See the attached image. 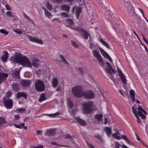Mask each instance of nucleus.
Segmentation results:
<instances>
[{"label":"nucleus","mask_w":148,"mask_h":148,"mask_svg":"<svg viewBox=\"0 0 148 148\" xmlns=\"http://www.w3.org/2000/svg\"><path fill=\"white\" fill-rule=\"evenodd\" d=\"M10 60L12 63H19L25 67L32 66L31 63L28 58L25 56H22L19 52L15 53L10 57Z\"/></svg>","instance_id":"f257e3e1"},{"label":"nucleus","mask_w":148,"mask_h":148,"mask_svg":"<svg viewBox=\"0 0 148 148\" xmlns=\"http://www.w3.org/2000/svg\"><path fill=\"white\" fill-rule=\"evenodd\" d=\"M73 95L76 97H82L83 91L82 86L77 85L73 87L71 90Z\"/></svg>","instance_id":"f03ea898"},{"label":"nucleus","mask_w":148,"mask_h":148,"mask_svg":"<svg viewBox=\"0 0 148 148\" xmlns=\"http://www.w3.org/2000/svg\"><path fill=\"white\" fill-rule=\"evenodd\" d=\"M121 3L123 5L125 9L127 10L129 13H133L134 15L136 14L133 10V8L132 5L129 2V0H119Z\"/></svg>","instance_id":"7ed1b4c3"},{"label":"nucleus","mask_w":148,"mask_h":148,"mask_svg":"<svg viewBox=\"0 0 148 148\" xmlns=\"http://www.w3.org/2000/svg\"><path fill=\"white\" fill-rule=\"evenodd\" d=\"M35 88L36 90L38 92H42L45 90V86L42 81L38 79L36 82Z\"/></svg>","instance_id":"20e7f679"},{"label":"nucleus","mask_w":148,"mask_h":148,"mask_svg":"<svg viewBox=\"0 0 148 148\" xmlns=\"http://www.w3.org/2000/svg\"><path fill=\"white\" fill-rule=\"evenodd\" d=\"M93 105L92 102L89 101L87 103L83 104L82 108L85 112L87 114L90 113L92 112L91 107Z\"/></svg>","instance_id":"39448f33"},{"label":"nucleus","mask_w":148,"mask_h":148,"mask_svg":"<svg viewBox=\"0 0 148 148\" xmlns=\"http://www.w3.org/2000/svg\"><path fill=\"white\" fill-rule=\"evenodd\" d=\"M92 52L94 57L97 58L99 62L101 63V66L103 65V58L99 53L96 50H93Z\"/></svg>","instance_id":"423d86ee"},{"label":"nucleus","mask_w":148,"mask_h":148,"mask_svg":"<svg viewBox=\"0 0 148 148\" xmlns=\"http://www.w3.org/2000/svg\"><path fill=\"white\" fill-rule=\"evenodd\" d=\"M3 103L4 106L7 108L10 109L12 107L13 102L12 100L10 98L4 99Z\"/></svg>","instance_id":"0eeeda50"},{"label":"nucleus","mask_w":148,"mask_h":148,"mask_svg":"<svg viewBox=\"0 0 148 148\" xmlns=\"http://www.w3.org/2000/svg\"><path fill=\"white\" fill-rule=\"evenodd\" d=\"M82 96L86 99H92L94 97V93L91 91H83Z\"/></svg>","instance_id":"6e6552de"},{"label":"nucleus","mask_w":148,"mask_h":148,"mask_svg":"<svg viewBox=\"0 0 148 148\" xmlns=\"http://www.w3.org/2000/svg\"><path fill=\"white\" fill-rule=\"evenodd\" d=\"M98 48L103 56L105 58H107L110 62H112V60L108 54L101 47H98Z\"/></svg>","instance_id":"1a4fd4ad"},{"label":"nucleus","mask_w":148,"mask_h":148,"mask_svg":"<svg viewBox=\"0 0 148 148\" xmlns=\"http://www.w3.org/2000/svg\"><path fill=\"white\" fill-rule=\"evenodd\" d=\"M98 48L103 56L105 58H107L110 62H112V60L108 54L101 47H98Z\"/></svg>","instance_id":"9d476101"},{"label":"nucleus","mask_w":148,"mask_h":148,"mask_svg":"<svg viewBox=\"0 0 148 148\" xmlns=\"http://www.w3.org/2000/svg\"><path fill=\"white\" fill-rule=\"evenodd\" d=\"M20 84L22 86L27 87L29 86L31 82L30 80L28 79H21L20 81Z\"/></svg>","instance_id":"9b49d317"},{"label":"nucleus","mask_w":148,"mask_h":148,"mask_svg":"<svg viewBox=\"0 0 148 148\" xmlns=\"http://www.w3.org/2000/svg\"><path fill=\"white\" fill-rule=\"evenodd\" d=\"M55 134V130L54 129L47 130L45 134V135L47 136H54Z\"/></svg>","instance_id":"f8f14e48"},{"label":"nucleus","mask_w":148,"mask_h":148,"mask_svg":"<svg viewBox=\"0 0 148 148\" xmlns=\"http://www.w3.org/2000/svg\"><path fill=\"white\" fill-rule=\"evenodd\" d=\"M33 66L35 67L38 68L40 66V61L38 59L36 58H34L32 62Z\"/></svg>","instance_id":"ddd939ff"},{"label":"nucleus","mask_w":148,"mask_h":148,"mask_svg":"<svg viewBox=\"0 0 148 148\" xmlns=\"http://www.w3.org/2000/svg\"><path fill=\"white\" fill-rule=\"evenodd\" d=\"M8 76V75L7 73H0V84L6 79Z\"/></svg>","instance_id":"4468645a"},{"label":"nucleus","mask_w":148,"mask_h":148,"mask_svg":"<svg viewBox=\"0 0 148 148\" xmlns=\"http://www.w3.org/2000/svg\"><path fill=\"white\" fill-rule=\"evenodd\" d=\"M16 96L18 98L23 97L26 99H27V95L26 93L24 92H18L16 94Z\"/></svg>","instance_id":"2eb2a0df"},{"label":"nucleus","mask_w":148,"mask_h":148,"mask_svg":"<svg viewBox=\"0 0 148 148\" xmlns=\"http://www.w3.org/2000/svg\"><path fill=\"white\" fill-rule=\"evenodd\" d=\"M28 36L29 37V40L30 41L38 43L41 44H43V42L42 40H38L36 39L35 37H32L28 35Z\"/></svg>","instance_id":"dca6fc26"},{"label":"nucleus","mask_w":148,"mask_h":148,"mask_svg":"<svg viewBox=\"0 0 148 148\" xmlns=\"http://www.w3.org/2000/svg\"><path fill=\"white\" fill-rule=\"evenodd\" d=\"M3 52L4 54L1 56V59L3 62H6L7 61L9 55L7 51H4Z\"/></svg>","instance_id":"f3484780"},{"label":"nucleus","mask_w":148,"mask_h":148,"mask_svg":"<svg viewBox=\"0 0 148 148\" xmlns=\"http://www.w3.org/2000/svg\"><path fill=\"white\" fill-rule=\"evenodd\" d=\"M75 119L78 123L81 125L85 126L86 125V121L79 118L75 117Z\"/></svg>","instance_id":"a211bd4d"},{"label":"nucleus","mask_w":148,"mask_h":148,"mask_svg":"<svg viewBox=\"0 0 148 148\" xmlns=\"http://www.w3.org/2000/svg\"><path fill=\"white\" fill-rule=\"evenodd\" d=\"M12 86L14 91L18 92L20 90L19 85L17 83H15L13 84Z\"/></svg>","instance_id":"6ab92c4d"},{"label":"nucleus","mask_w":148,"mask_h":148,"mask_svg":"<svg viewBox=\"0 0 148 148\" xmlns=\"http://www.w3.org/2000/svg\"><path fill=\"white\" fill-rule=\"evenodd\" d=\"M82 10V9L81 7H78L76 9L75 13L76 18L77 19L79 18V16L81 13Z\"/></svg>","instance_id":"aec40b11"},{"label":"nucleus","mask_w":148,"mask_h":148,"mask_svg":"<svg viewBox=\"0 0 148 148\" xmlns=\"http://www.w3.org/2000/svg\"><path fill=\"white\" fill-rule=\"evenodd\" d=\"M58 81L56 78H53L52 80V86L54 88H56L57 86Z\"/></svg>","instance_id":"412c9836"},{"label":"nucleus","mask_w":148,"mask_h":148,"mask_svg":"<svg viewBox=\"0 0 148 148\" xmlns=\"http://www.w3.org/2000/svg\"><path fill=\"white\" fill-rule=\"evenodd\" d=\"M130 98L132 99L133 102L135 101V95L134 91L133 90H131L129 92Z\"/></svg>","instance_id":"4be33fe9"},{"label":"nucleus","mask_w":148,"mask_h":148,"mask_svg":"<svg viewBox=\"0 0 148 148\" xmlns=\"http://www.w3.org/2000/svg\"><path fill=\"white\" fill-rule=\"evenodd\" d=\"M61 8L62 10L65 11L67 12H69L70 8L69 6L65 4L61 5Z\"/></svg>","instance_id":"5701e85b"},{"label":"nucleus","mask_w":148,"mask_h":148,"mask_svg":"<svg viewBox=\"0 0 148 148\" xmlns=\"http://www.w3.org/2000/svg\"><path fill=\"white\" fill-rule=\"evenodd\" d=\"M106 70L107 73L110 74H111L112 73H114L115 72L114 70L112 69L111 66L110 67H109V66L106 69Z\"/></svg>","instance_id":"b1692460"},{"label":"nucleus","mask_w":148,"mask_h":148,"mask_svg":"<svg viewBox=\"0 0 148 148\" xmlns=\"http://www.w3.org/2000/svg\"><path fill=\"white\" fill-rule=\"evenodd\" d=\"M80 34L85 39L87 40L88 39L89 34L86 31L84 30Z\"/></svg>","instance_id":"393cba45"},{"label":"nucleus","mask_w":148,"mask_h":148,"mask_svg":"<svg viewBox=\"0 0 148 148\" xmlns=\"http://www.w3.org/2000/svg\"><path fill=\"white\" fill-rule=\"evenodd\" d=\"M47 98L45 96V94L44 93H42L40 95L38 101L40 102H41L45 100Z\"/></svg>","instance_id":"a878e982"},{"label":"nucleus","mask_w":148,"mask_h":148,"mask_svg":"<svg viewBox=\"0 0 148 148\" xmlns=\"http://www.w3.org/2000/svg\"><path fill=\"white\" fill-rule=\"evenodd\" d=\"M104 130L106 132V134L108 136H109L112 133L111 129L110 127H105Z\"/></svg>","instance_id":"bb28decb"},{"label":"nucleus","mask_w":148,"mask_h":148,"mask_svg":"<svg viewBox=\"0 0 148 148\" xmlns=\"http://www.w3.org/2000/svg\"><path fill=\"white\" fill-rule=\"evenodd\" d=\"M121 138H122L125 140L126 142L129 144L130 145H133V143H131L130 140L128 139L127 138L126 136L122 135H121Z\"/></svg>","instance_id":"cd10ccee"},{"label":"nucleus","mask_w":148,"mask_h":148,"mask_svg":"<svg viewBox=\"0 0 148 148\" xmlns=\"http://www.w3.org/2000/svg\"><path fill=\"white\" fill-rule=\"evenodd\" d=\"M53 1L56 3H58L59 4L62 3L63 0H53ZM67 2H69L73 1V0H64Z\"/></svg>","instance_id":"c85d7f7f"},{"label":"nucleus","mask_w":148,"mask_h":148,"mask_svg":"<svg viewBox=\"0 0 148 148\" xmlns=\"http://www.w3.org/2000/svg\"><path fill=\"white\" fill-rule=\"evenodd\" d=\"M99 41L103 45L105 46L108 49L110 48V47L109 46V44H107L106 42L105 41H104L102 38H100L99 39Z\"/></svg>","instance_id":"c756f323"},{"label":"nucleus","mask_w":148,"mask_h":148,"mask_svg":"<svg viewBox=\"0 0 148 148\" xmlns=\"http://www.w3.org/2000/svg\"><path fill=\"white\" fill-rule=\"evenodd\" d=\"M103 117V115L101 114H97L95 116V118L98 121H101Z\"/></svg>","instance_id":"7c9ffc66"},{"label":"nucleus","mask_w":148,"mask_h":148,"mask_svg":"<svg viewBox=\"0 0 148 148\" xmlns=\"http://www.w3.org/2000/svg\"><path fill=\"white\" fill-rule=\"evenodd\" d=\"M119 76L120 77L122 82L125 84H127V81L124 75L123 74L121 75H119Z\"/></svg>","instance_id":"2f4dec72"},{"label":"nucleus","mask_w":148,"mask_h":148,"mask_svg":"<svg viewBox=\"0 0 148 148\" xmlns=\"http://www.w3.org/2000/svg\"><path fill=\"white\" fill-rule=\"evenodd\" d=\"M6 123L5 119L3 117H0V127L4 126Z\"/></svg>","instance_id":"473e14b6"},{"label":"nucleus","mask_w":148,"mask_h":148,"mask_svg":"<svg viewBox=\"0 0 148 148\" xmlns=\"http://www.w3.org/2000/svg\"><path fill=\"white\" fill-rule=\"evenodd\" d=\"M73 29L75 30L76 31L79 32L80 34L84 30V29H82V28H81L79 27H76V28H72Z\"/></svg>","instance_id":"72a5a7b5"},{"label":"nucleus","mask_w":148,"mask_h":148,"mask_svg":"<svg viewBox=\"0 0 148 148\" xmlns=\"http://www.w3.org/2000/svg\"><path fill=\"white\" fill-rule=\"evenodd\" d=\"M66 23L69 24L70 25H72L74 24V22L73 20L71 19H68L66 20Z\"/></svg>","instance_id":"f704fd0d"},{"label":"nucleus","mask_w":148,"mask_h":148,"mask_svg":"<svg viewBox=\"0 0 148 148\" xmlns=\"http://www.w3.org/2000/svg\"><path fill=\"white\" fill-rule=\"evenodd\" d=\"M64 136H65V138H67L69 140H71V142L73 143H74V141L73 140H72V139H73V138L71 136H70L69 135V134H67L65 135Z\"/></svg>","instance_id":"c9c22d12"},{"label":"nucleus","mask_w":148,"mask_h":148,"mask_svg":"<svg viewBox=\"0 0 148 148\" xmlns=\"http://www.w3.org/2000/svg\"><path fill=\"white\" fill-rule=\"evenodd\" d=\"M67 104L70 108L71 109L73 108V103L70 100H69L68 101Z\"/></svg>","instance_id":"e433bc0d"},{"label":"nucleus","mask_w":148,"mask_h":148,"mask_svg":"<svg viewBox=\"0 0 148 148\" xmlns=\"http://www.w3.org/2000/svg\"><path fill=\"white\" fill-rule=\"evenodd\" d=\"M20 70H16L13 73V75L14 77H19V76Z\"/></svg>","instance_id":"4c0bfd02"},{"label":"nucleus","mask_w":148,"mask_h":148,"mask_svg":"<svg viewBox=\"0 0 148 148\" xmlns=\"http://www.w3.org/2000/svg\"><path fill=\"white\" fill-rule=\"evenodd\" d=\"M138 113L142 119H145L146 117V116L144 115L141 111H138Z\"/></svg>","instance_id":"58836bf2"},{"label":"nucleus","mask_w":148,"mask_h":148,"mask_svg":"<svg viewBox=\"0 0 148 148\" xmlns=\"http://www.w3.org/2000/svg\"><path fill=\"white\" fill-rule=\"evenodd\" d=\"M51 144L53 145H56L58 146H60L61 147H69L67 145H59L58 144L56 143L55 142H51Z\"/></svg>","instance_id":"ea45409f"},{"label":"nucleus","mask_w":148,"mask_h":148,"mask_svg":"<svg viewBox=\"0 0 148 148\" xmlns=\"http://www.w3.org/2000/svg\"><path fill=\"white\" fill-rule=\"evenodd\" d=\"M132 109L133 112L135 116L138 114L137 112L136 108H135L134 106H132Z\"/></svg>","instance_id":"a19ab883"},{"label":"nucleus","mask_w":148,"mask_h":148,"mask_svg":"<svg viewBox=\"0 0 148 148\" xmlns=\"http://www.w3.org/2000/svg\"><path fill=\"white\" fill-rule=\"evenodd\" d=\"M45 14L46 16L49 17L51 15V14L44 8Z\"/></svg>","instance_id":"79ce46f5"},{"label":"nucleus","mask_w":148,"mask_h":148,"mask_svg":"<svg viewBox=\"0 0 148 148\" xmlns=\"http://www.w3.org/2000/svg\"><path fill=\"white\" fill-rule=\"evenodd\" d=\"M60 114V113L59 112H56L55 113L53 114H47V115L51 117H53V116H55L56 115H58Z\"/></svg>","instance_id":"37998d69"},{"label":"nucleus","mask_w":148,"mask_h":148,"mask_svg":"<svg viewBox=\"0 0 148 148\" xmlns=\"http://www.w3.org/2000/svg\"><path fill=\"white\" fill-rule=\"evenodd\" d=\"M46 7L49 10H51L52 8L51 5L49 3H47L46 5Z\"/></svg>","instance_id":"c03bdc74"},{"label":"nucleus","mask_w":148,"mask_h":148,"mask_svg":"<svg viewBox=\"0 0 148 148\" xmlns=\"http://www.w3.org/2000/svg\"><path fill=\"white\" fill-rule=\"evenodd\" d=\"M6 15L9 17H14L13 15L12 14V13L11 11H8L6 13Z\"/></svg>","instance_id":"a18cd8bd"},{"label":"nucleus","mask_w":148,"mask_h":148,"mask_svg":"<svg viewBox=\"0 0 148 148\" xmlns=\"http://www.w3.org/2000/svg\"><path fill=\"white\" fill-rule=\"evenodd\" d=\"M71 45L77 48L78 47V45H77L75 42L73 40H71Z\"/></svg>","instance_id":"49530a36"},{"label":"nucleus","mask_w":148,"mask_h":148,"mask_svg":"<svg viewBox=\"0 0 148 148\" xmlns=\"http://www.w3.org/2000/svg\"><path fill=\"white\" fill-rule=\"evenodd\" d=\"M0 32L4 34L7 35L8 33V32L5 30L4 29H1L0 30Z\"/></svg>","instance_id":"de8ad7c7"},{"label":"nucleus","mask_w":148,"mask_h":148,"mask_svg":"<svg viewBox=\"0 0 148 148\" xmlns=\"http://www.w3.org/2000/svg\"><path fill=\"white\" fill-rule=\"evenodd\" d=\"M115 147L114 148H119V147L121 146L120 144L117 141H115L114 143Z\"/></svg>","instance_id":"09e8293b"},{"label":"nucleus","mask_w":148,"mask_h":148,"mask_svg":"<svg viewBox=\"0 0 148 148\" xmlns=\"http://www.w3.org/2000/svg\"><path fill=\"white\" fill-rule=\"evenodd\" d=\"M112 136L116 139L120 140L121 139V137L117 135H115V134H112Z\"/></svg>","instance_id":"8fccbe9b"},{"label":"nucleus","mask_w":148,"mask_h":148,"mask_svg":"<svg viewBox=\"0 0 148 148\" xmlns=\"http://www.w3.org/2000/svg\"><path fill=\"white\" fill-rule=\"evenodd\" d=\"M61 15L65 18H67L69 17V15L65 12H62L61 13Z\"/></svg>","instance_id":"3c124183"},{"label":"nucleus","mask_w":148,"mask_h":148,"mask_svg":"<svg viewBox=\"0 0 148 148\" xmlns=\"http://www.w3.org/2000/svg\"><path fill=\"white\" fill-rule=\"evenodd\" d=\"M86 143L89 148H95L91 144L89 143L87 141H86Z\"/></svg>","instance_id":"603ef678"},{"label":"nucleus","mask_w":148,"mask_h":148,"mask_svg":"<svg viewBox=\"0 0 148 148\" xmlns=\"http://www.w3.org/2000/svg\"><path fill=\"white\" fill-rule=\"evenodd\" d=\"M23 16L25 18L27 19L28 21H30L31 20V18L25 13L23 12Z\"/></svg>","instance_id":"864d4df0"},{"label":"nucleus","mask_w":148,"mask_h":148,"mask_svg":"<svg viewBox=\"0 0 148 148\" xmlns=\"http://www.w3.org/2000/svg\"><path fill=\"white\" fill-rule=\"evenodd\" d=\"M17 110L20 113H23L26 111V110L25 108H21L20 109H18Z\"/></svg>","instance_id":"5fc2aeb1"},{"label":"nucleus","mask_w":148,"mask_h":148,"mask_svg":"<svg viewBox=\"0 0 148 148\" xmlns=\"http://www.w3.org/2000/svg\"><path fill=\"white\" fill-rule=\"evenodd\" d=\"M12 93L10 91H8L6 94V96L7 98H9L12 96Z\"/></svg>","instance_id":"6e6d98bb"},{"label":"nucleus","mask_w":148,"mask_h":148,"mask_svg":"<svg viewBox=\"0 0 148 148\" xmlns=\"http://www.w3.org/2000/svg\"><path fill=\"white\" fill-rule=\"evenodd\" d=\"M117 70L119 75L123 74L121 70L118 67L117 68Z\"/></svg>","instance_id":"4d7b16f0"},{"label":"nucleus","mask_w":148,"mask_h":148,"mask_svg":"<svg viewBox=\"0 0 148 148\" xmlns=\"http://www.w3.org/2000/svg\"><path fill=\"white\" fill-rule=\"evenodd\" d=\"M43 145H39L36 146H33L32 147V148H42L43 147Z\"/></svg>","instance_id":"13d9d810"},{"label":"nucleus","mask_w":148,"mask_h":148,"mask_svg":"<svg viewBox=\"0 0 148 148\" xmlns=\"http://www.w3.org/2000/svg\"><path fill=\"white\" fill-rule=\"evenodd\" d=\"M59 56L61 59L62 60V61H61L62 62H64V61H65V60H66L64 58L63 56L61 54Z\"/></svg>","instance_id":"bf43d9fd"},{"label":"nucleus","mask_w":148,"mask_h":148,"mask_svg":"<svg viewBox=\"0 0 148 148\" xmlns=\"http://www.w3.org/2000/svg\"><path fill=\"white\" fill-rule=\"evenodd\" d=\"M95 137L96 138L98 139L99 140H101V136L99 135H97L95 136Z\"/></svg>","instance_id":"052dcab7"},{"label":"nucleus","mask_w":148,"mask_h":148,"mask_svg":"<svg viewBox=\"0 0 148 148\" xmlns=\"http://www.w3.org/2000/svg\"><path fill=\"white\" fill-rule=\"evenodd\" d=\"M14 32L18 34H21L23 33L21 31L18 30H14Z\"/></svg>","instance_id":"680f3d73"},{"label":"nucleus","mask_w":148,"mask_h":148,"mask_svg":"<svg viewBox=\"0 0 148 148\" xmlns=\"http://www.w3.org/2000/svg\"><path fill=\"white\" fill-rule=\"evenodd\" d=\"M135 116H136V118L137 119L138 122L139 123H141V122L140 121V118H139V117L138 115V114L137 115Z\"/></svg>","instance_id":"e2e57ef3"},{"label":"nucleus","mask_w":148,"mask_h":148,"mask_svg":"<svg viewBox=\"0 0 148 148\" xmlns=\"http://www.w3.org/2000/svg\"><path fill=\"white\" fill-rule=\"evenodd\" d=\"M5 6L7 10H11V8L7 4H6L5 5Z\"/></svg>","instance_id":"0e129e2a"},{"label":"nucleus","mask_w":148,"mask_h":148,"mask_svg":"<svg viewBox=\"0 0 148 148\" xmlns=\"http://www.w3.org/2000/svg\"><path fill=\"white\" fill-rule=\"evenodd\" d=\"M78 69L79 71V73L81 75H83V72L82 71V69L80 68H78Z\"/></svg>","instance_id":"69168bd1"},{"label":"nucleus","mask_w":148,"mask_h":148,"mask_svg":"<svg viewBox=\"0 0 148 148\" xmlns=\"http://www.w3.org/2000/svg\"><path fill=\"white\" fill-rule=\"evenodd\" d=\"M14 125L16 128H21V127L20 125L16 124H14Z\"/></svg>","instance_id":"338daca9"},{"label":"nucleus","mask_w":148,"mask_h":148,"mask_svg":"<svg viewBox=\"0 0 148 148\" xmlns=\"http://www.w3.org/2000/svg\"><path fill=\"white\" fill-rule=\"evenodd\" d=\"M143 39L144 41L148 45V40L146 39L144 36H143Z\"/></svg>","instance_id":"774afa93"}]
</instances>
